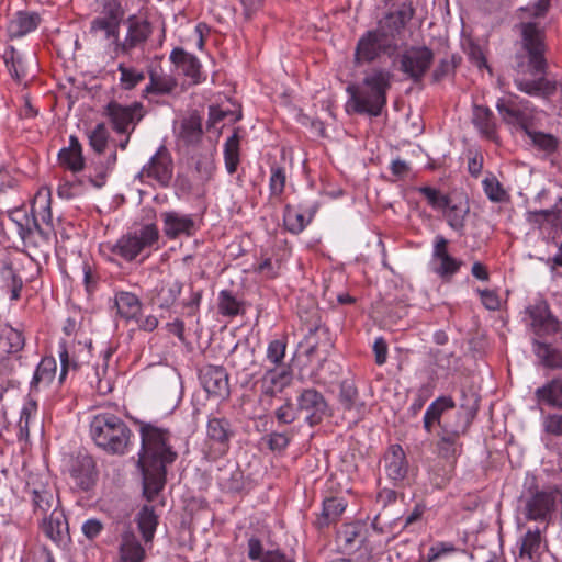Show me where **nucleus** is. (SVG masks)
<instances>
[{"label": "nucleus", "instance_id": "46", "mask_svg": "<svg viewBox=\"0 0 562 562\" xmlns=\"http://www.w3.org/2000/svg\"><path fill=\"white\" fill-rule=\"evenodd\" d=\"M225 167L229 175L236 172L239 164V138L235 133L224 144Z\"/></svg>", "mask_w": 562, "mask_h": 562}, {"label": "nucleus", "instance_id": "59", "mask_svg": "<svg viewBox=\"0 0 562 562\" xmlns=\"http://www.w3.org/2000/svg\"><path fill=\"white\" fill-rule=\"evenodd\" d=\"M195 170L200 175L201 181H207L214 171V162L211 156H202L195 164Z\"/></svg>", "mask_w": 562, "mask_h": 562}, {"label": "nucleus", "instance_id": "48", "mask_svg": "<svg viewBox=\"0 0 562 562\" xmlns=\"http://www.w3.org/2000/svg\"><path fill=\"white\" fill-rule=\"evenodd\" d=\"M241 310V303L228 290L218 293V312L225 316H236Z\"/></svg>", "mask_w": 562, "mask_h": 562}, {"label": "nucleus", "instance_id": "6", "mask_svg": "<svg viewBox=\"0 0 562 562\" xmlns=\"http://www.w3.org/2000/svg\"><path fill=\"white\" fill-rule=\"evenodd\" d=\"M159 238V231L155 224H146L134 233L120 237L111 246L113 255L126 261L134 260L138 255L153 247Z\"/></svg>", "mask_w": 562, "mask_h": 562}, {"label": "nucleus", "instance_id": "58", "mask_svg": "<svg viewBox=\"0 0 562 562\" xmlns=\"http://www.w3.org/2000/svg\"><path fill=\"white\" fill-rule=\"evenodd\" d=\"M542 425L548 434L562 436V413L549 414L543 418Z\"/></svg>", "mask_w": 562, "mask_h": 562}, {"label": "nucleus", "instance_id": "43", "mask_svg": "<svg viewBox=\"0 0 562 562\" xmlns=\"http://www.w3.org/2000/svg\"><path fill=\"white\" fill-rule=\"evenodd\" d=\"M443 210L449 226L454 231H462L465 217L469 213L468 204L462 202L451 204V201H449V206H446Z\"/></svg>", "mask_w": 562, "mask_h": 562}, {"label": "nucleus", "instance_id": "8", "mask_svg": "<svg viewBox=\"0 0 562 562\" xmlns=\"http://www.w3.org/2000/svg\"><path fill=\"white\" fill-rule=\"evenodd\" d=\"M126 32L124 38L116 42L114 53L116 55H128L134 49H143L153 34L151 23L139 15H130L125 21Z\"/></svg>", "mask_w": 562, "mask_h": 562}, {"label": "nucleus", "instance_id": "13", "mask_svg": "<svg viewBox=\"0 0 562 562\" xmlns=\"http://www.w3.org/2000/svg\"><path fill=\"white\" fill-rule=\"evenodd\" d=\"M200 381L205 392L215 397L229 395V382L226 370L221 366H205L200 370Z\"/></svg>", "mask_w": 562, "mask_h": 562}, {"label": "nucleus", "instance_id": "64", "mask_svg": "<svg viewBox=\"0 0 562 562\" xmlns=\"http://www.w3.org/2000/svg\"><path fill=\"white\" fill-rule=\"evenodd\" d=\"M373 352L375 356V362L379 366L385 363L387 358V345L382 337H378L373 344Z\"/></svg>", "mask_w": 562, "mask_h": 562}, {"label": "nucleus", "instance_id": "53", "mask_svg": "<svg viewBox=\"0 0 562 562\" xmlns=\"http://www.w3.org/2000/svg\"><path fill=\"white\" fill-rule=\"evenodd\" d=\"M286 352V341L284 339H274L268 344L266 359L276 367L282 364Z\"/></svg>", "mask_w": 562, "mask_h": 562}, {"label": "nucleus", "instance_id": "2", "mask_svg": "<svg viewBox=\"0 0 562 562\" xmlns=\"http://www.w3.org/2000/svg\"><path fill=\"white\" fill-rule=\"evenodd\" d=\"M392 74L387 69L373 68L360 85H349L347 106L355 112L378 116L386 104V92L391 87Z\"/></svg>", "mask_w": 562, "mask_h": 562}, {"label": "nucleus", "instance_id": "4", "mask_svg": "<svg viewBox=\"0 0 562 562\" xmlns=\"http://www.w3.org/2000/svg\"><path fill=\"white\" fill-rule=\"evenodd\" d=\"M398 27L391 21H380L376 29L366 32L358 41L355 61L356 64L371 63L380 55L393 56L397 48Z\"/></svg>", "mask_w": 562, "mask_h": 562}, {"label": "nucleus", "instance_id": "30", "mask_svg": "<svg viewBox=\"0 0 562 562\" xmlns=\"http://www.w3.org/2000/svg\"><path fill=\"white\" fill-rule=\"evenodd\" d=\"M292 381V372L288 368L268 369L262 376V386L267 394L282 392Z\"/></svg>", "mask_w": 562, "mask_h": 562}, {"label": "nucleus", "instance_id": "1", "mask_svg": "<svg viewBox=\"0 0 562 562\" xmlns=\"http://www.w3.org/2000/svg\"><path fill=\"white\" fill-rule=\"evenodd\" d=\"M496 109L503 122L515 130L524 131L532 145L547 154L555 151L558 148V138L552 134L532 130L536 110L529 101L510 94L506 98H499L496 102Z\"/></svg>", "mask_w": 562, "mask_h": 562}, {"label": "nucleus", "instance_id": "34", "mask_svg": "<svg viewBox=\"0 0 562 562\" xmlns=\"http://www.w3.org/2000/svg\"><path fill=\"white\" fill-rule=\"evenodd\" d=\"M525 220L538 228H543L548 224L562 231V216L554 206L547 210L527 211Z\"/></svg>", "mask_w": 562, "mask_h": 562}, {"label": "nucleus", "instance_id": "38", "mask_svg": "<svg viewBox=\"0 0 562 562\" xmlns=\"http://www.w3.org/2000/svg\"><path fill=\"white\" fill-rule=\"evenodd\" d=\"M182 290V284L175 279H168L161 281L159 288L157 289V304L161 308H168L175 304L178 300Z\"/></svg>", "mask_w": 562, "mask_h": 562}, {"label": "nucleus", "instance_id": "41", "mask_svg": "<svg viewBox=\"0 0 562 562\" xmlns=\"http://www.w3.org/2000/svg\"><path fill=\"white\" fill-rule=\"evenodd\" d=\"M459 434L458 429H450L448 425L442 426L438 449L443 458L448 460L456 458L459 450L457 445Z\"/></svg>", "mask_w": 562, "mask_h": 562}, {"label": "nucleus", "instance_id": "47", "mask_svg": "<svg viewBox=\"0 0 562 562\" xmlns=\"http://www.w3.org/2000/svg\"><path fill=\"white\" fill-rule=\"evenodd\" d=\"M117 70L120 71V83L125 90L135 88L145 79V74L143 70L136 69L134 67H127L124 64H120L117 66Z\"/></svg>", "mask_w": 562, "mask_h": 562}, {"label": "nucleus", "instance_id": "54", "mask_svg": "<svg viewBox=\"0 0 562 562\" xmlns=\"http://www.w3.org/2000/svg\"><path fill=\"white\" fill-rule=\"evenodd\" d=\"M177 83L170 76H150V83L146 87V92L158 94L169 93L176 88Z\"/></svg>", "mask_w": 562, "mask_h": 562}, {"label": "nucleus", "instance_id": "9", "mask_svg": "<svg viewBox=\"0 0 562 562\" xmlns=\"http://www.w3.org/2000/svg\"><path fill=\"white\" fill-rule=\"evenodd\" d=\"M173 176V161L169 150L161 145L143 166L137 175L140 181H155L160 187H168Z\"/></svg>", "mask_w": 562, "mask_h": 562}, {"label": "nucleus", "instance_id": "10", "mask_svg": "<svg viewBox=\"0 0 562 562\" xmlns=\"http://www.w3.org/2000/svg\"><path fill=\"white\" fill-rule=\"evenodd\" d=\"M430 269L439 278L450 280L461 268L462 260L452 257L448 251V240L442 235L434 239Z\"/></svg>", "mask_w": 562, "mask_h": 562}, {"label": "nucleus", "instance_id": "21", "mask_svg": "<svg viewBox=\"0 0 562 562\" xmlns=\"http://www.w3.org/2000/svg\"><path fill=\"white\" fill-rule=\"evenodd\" d=\"M364 527L359 522L346 524L338 531L336 542L344 552H351L363 542Z\"/></svg>", "mask_w": 562, "mask_h": 562}, {"label": "nucleus", "instance_id": "56", "mask_svg": "<svg viewBox=\"0 0 562 562\" xmlns=\"http://www.w3.org/2000/svg\"><path fill=\"white\" fill-rule=\"evenodd\" d=\"M108 138H109V134H108L106 127L104 126V124L100 123L91 132V134L89 136V142H90L91 147L95 151L102 153L106 146Z\"/></svg>", "mask_w": 562, "mask_h": 562}, {"label": "nucleus", "instance_id": "51", "mask_svg": "<svg viewBox=\"0 0 562 562\" xmlns=\"http://www.w3.org/2000/svg\"><path fill=\"white\" fill-rule=\"evenodd\" d=\"M286 182L285 169L280 166H272L270 169L269 191L272 198H280Z\"/></svg>", "mask_w": 562, "mask_h": 562}, {"label": "nucleus", "instance_id": "5", "mask_svg": "<svg viewBox=\"0 0 562 562\" xmlns=\"http://www.w3.org/2000/svg\"><path fill=\"white\" fill-rule=\"evenodd\" d=\"M142 449L139 452L138 467H158L166 468L172 463L177 453L172 450L169 441L170 434L153 424H142L140 426Z\"/></svg>", "mask_w": 562, "mask_h": 562}, {"label": "nucleus", "instance_id": "17", "mask_svg": "<svg viewBox=\"0 0 562 562\" xmlns=\"http://www.w3.org/2000/svg\"><path fill=\"white\" fill-rule=\"evenodd\" d=\"M42 531L57 546L65 544L69 540L68 522L60 508H55L49 516L44 517Z\"/></svg>", "mask_w": 562, "mask_h": 562}, {"label": "nucleus", "instance_id": "18", "mask_svg": "<svg viewBox=\"0 0 562 562\" xmlns=\"http://www.w3.org/2000/svg\"><path fill=\"white\" fill-rule=\"evenodd\" d=\"M170 60L175 64L177 70L189 79V82L196 85L204 80L201 72L199 59L181 48H175L170 54Z\"/></svg>", "mask_w": 562, "mask_h": 562}, {"label": "nucleus", "instance_id": "55", "mask_svg": "<svg viewBox=\"0 0 562 562\" xmlns=\"http://www.w3.org/2000/svg\"><path fill=\"white\" fill-rule=\"evenodd\" d=\"M419 192L427 199L428 203L437 210H443L449 206L450 199L441 194L437 189L431 187H422Z\"/></svg>", "mask_w": 562, "mask_h": 562}, {"label": "nucleus", "instance_id": "32", "mask_svg": "<svg viewBox=\"0 0 562 562\" xmlns=\"http://www.w3.org/2000/svg\"><path fill=\"white\" fill-rule=\"evenodd\" d=\"M115 306L121 317L126 321H134L140 315L142 302L131 292H117L115 294Z\"/></svg>", "mask_w": 562, "mask_h": 562}, {"label": "nucleus", "instance_id": "19", "mask_svg": "<svg viewBox=\"0 0 562 562\" xmlns=\"http://www.w3.org/2000/svg\"><path fill=\"white\" fill-rule=\"evenodd\" d=\"M384 470L389 479L398 482L406 477L408 463L400 445H392L384 456Z\"/></svg>", "mask_w": 562, "mask_h": 562}, {"label": "nucleus", "instance_id": "52", "mask_svg": "<svg viewBox=\"0 0 562 562\" xmlns=\"http://www.w3.org/2000/svg\"><path fill=\"white\" fill-rule=\"evenodd\" d=\"M533 352L548 367L553 368L562 366L561 357L558 355L557 351L552 350L551 347L547 344L535 341Z\"/></svg>", "mask_w": 562, "mask_h": 562}, {"label": "nucleus", "instance_id": "33", "mask_svg": "<svg viewBox=\"0 0 562 562\" xmlns=\"http://www.w3.org/2000/svg\"><path fill=\"white\" fill-rule=\"evenodd\" d=\"M32 501L34 513L40 514L43 518L47 517V514H50L55 508H59L55 491L49 487L33 488Z\"/></svg>", "mask_w": 562, "mask_h": 562}, {"label": "nucleus", "instance_id": "22", "mask_svg": "<svg viewBox=\"0 0 562 562\" xmlns=\"http://www.w3.org/2000/svg\"><path fill=\"white\" fill-rule=\"evenodd\" d=\"M69 472L75 484L79 488L87 491L93 484L94 462L88 456L79 457L71 464Z\"/></svg>", "mask_w": 562, "mask_h": 562}, {"label": "nucleus", "instance_id": "24", "mask_svg": "<svg viewBox=\"0 0 562 562\" xmlns=\"http://www.w3.org/2000/svg\"><path fill=\"white\" fill-rule=\"evenodd\" d=\"M206 430L209 441H211L212 445H217L218 451L224 453L227 450L229 439L233 435L229 422L225 418H210Z\"/></svg>", "mask_w": 562, "mask_h": 562}, {"label": "nucleus", "instance_id": "50", "mask_svg": "<svg viewBox=\"0 0 562 562\" xmlns=\"http://www.w3.org/2000/svg\"><path fill=\"white\" fill-rule=\"evenodd\" d=\"M283 223L285 228L293 234L301 233L306 226L304 215L290 205L284 209Z\"/></svg>", "mask_w": 562, "mask_h": 562}, {"label": "nucleus", "instance_id": "25", "mask_svg": "<svg viewBox=\"0 0 562 562\" xmlns=\"http://www.w3.org/2000/svg\"><path fill=\"white\" fill-rule=\"evenodd\" d=\"M50 189L42 187L38 189L32 203V215L35 227H40V222L52 225L53 215L50 210Z\"/></svg>", "mask_w": 562, "mask_h": 562}, {"label": "nucleus", "instance_id": "29", "mask_svg": "<svg viewBox=\"0 0 562 562\" xmlns=\"http://www.w3.org/2000/svg\"><path fill=\"white\" fill-rule=\"evenodd\" d=\"M119 555L121 562H144L146 552L136 536L126 531L121 538Z\"/></svg>", "mask_w": 562, "mask_h": 562}, {"label": "nucleus", "instance_id": "12", "mask_svg": "<svg viewBox=\"0 0 562 562\" xmlns=\"http://www.w3.org/2000/svg\"><path fill=\"white\" fill-rule=\"evenodd\" d=\"M140 110L139 103L124 106L116 102H110L106 106V115L115 132L130 134L142 119Z\"/></svg>", "mask_w": 562, "mask_h": 562}, {"label": "nucleus", "instance_id": "40", "mask_svg": "<svg viewBox=\"0 0 562 562\" xmlns=\"http://www.w3.org/2000/svg\"><path fill=\"white\" fill-rule=\"evenodd\" d=\"M346 502L339 497H330L324 501L321 518L317 520L319 527L328 526L336 521L346 509Z\"/></svg>", "mask_w": 562, "mask_h": 562}, {"label": "nucleus", "instance_id": "16", "mask_svg": "<svg viewBox=\"0 0 562 562\" xmlns=\"http://www.w3.org/2000/svg\"><path fill=\"white\" fill-rule=\"evenodd\" d=\"M164 233L168 238H177L180 235L191 236L195 232V222L190 214L168 211L161 214Z\"/></svg>", "mask_w": 562, "mask_h": 562}, {"label": "nucleus", "instance_id": "57", "mask_svg": "<svg viewBox=\"0 0 562 562\" xmlns=\"http://www.w3.org/2000/svg\"><path fill=\"white\" fill-rule=\"evenodd\" d=\"M357 390L351 384L344 383L340 390L339 401L345 411H352L356 407Z\"/></svg>", "mask_w": 562, "mask_h": 562}, {"label": "nucleus", "instance_id": "45", "mask_svg": "<svg viewBox=\"0 0 562 562\" xmlns=\"http://www.w3.org/2000/svg\"><path fill=\"white\" fill-rule=\"evenodd\" d=\"M157 516L149 506H144L138 514V528L146 542L151 541L157 527Z\"/></svg>", "mask_w": 562, "mask_h": 562}, {"label": "nucleus", "instance_id": "14", "mask_svg": "<svg viewBox=\"0 0 562 562\" xmlns=\"http://www.w3.org/2000/svg\"><path fill=\"white\" fill-rule=\"evenodd\" d=\"M297 408L306 414V423L314 426L326 415L327 403L319 392L306 389L297 397Z\"/></svg>", "mask_w": 562, "mask_h": 562}, {"label": "nucleus", "instance_id": "49", "mask_svg": "<svg viewBox=\"0 0 562 562\" xmlns=\"http://www.w3.org/2000/svg\"><path fill=\"white\" fill-rule=\"evenodd\" d=\"M37 413V405L33 401L26 402L20 412V419L18 422L20 438H27L30 434V424L35 419Z\"/></svg>", "mask_w": 562, "mask_h": 562}, {"label": "nucleus", "instance_id": "63", "mask_svg": "<svg viewBox=\"0 0 562 562\" xmlns=\"http://www.w3.org/2000/svg\"><path fill=\"white\" fill-rule=\"evenodd\" d=\"M277 419L282 424H291L296 419V414L290 403H285L276 411Z\"/></svg>", "mask_w": 562, "mask_h": 562}, {"label": "nucleus", "instance_id": "26", "mask_svg": "<svg viewBox=\"0 0 562 562\" xmlns=\"http://www.w3.org/2000/svg\"><path fill=\"white\" fill-rule=\"evenodd\" d=\"M41 18L36 12L19 11L8 25L11 37H22L33 32L40 25Z\"/></svg>", "mask_w": 562, "mask_h": 562}, {"label": "nucleus", "instance_id": "23", "mask_svg": "<svg viewBox=\"0 0 562 562\" xmlns=\"http://www.w3.org/2000/svg\"><path fill=\"white\" fill-rule=\"evenodd\" d=\"M554 506L552 493L539 492L532 495L526 503V516L531 520H543Z\"/></svg>", "mask_w": 562, "mask_h": 562}, {"label": "nucleus", "instance_id": "35", "mask_svg": "<svg viewBox=\"0 0 562 562\" xmlns=\"http://www.w3.org/2000/svg\"><path fill=\"white\" fill-rule=\"evenodd\" d=\"M454 402L451 397H439L434 401L425 412L424 415V428L427 432H431L432 427L438 424L442 428V424L440 423V418L442 414L450 408H453ZM446 424H443L445 426Z\"/></svg>", "mask_w": 562, "mask_h": 562}, {"label": "nucleus", "instance_id": "3", "mask_svg": "<svg viewBox=\"0 0 562 562\" xmlns=\"http://www.w3.org/2000/svg\"><path fill=\"white\" fill-rule=\"evenodd\" d=\"M90 435L97 446L110 453L124 454L131 439V430L117 416L98 414L90 424Z\"/></svg>", "mask_w": 562, "mask_h": 562}, {"label": "nucleus", "instance_id": "28", "mask_svg": "<svg viewBox=\"0 0 562 562\" xmlns=\"http://www.w3.org/2000/svg\"><path fill=\"white\" fill-rule=\"evenodd\" d=\"M143 474L144 495L147 499L153 501L159 491L164 487L166 468L161 464L158 467H139Z\"/></svg>", "mask_w": 562, "mask_h": 562}, {"label": "nucleus", "instance_id": "60", "mask_svg": "<svg viewBox=\"0 0 562 562\" xmlns=\"http://www.w3.org/2000/svg\"><path fill=\"white\" fill-rule=\"evenodd\" d=\"M59 359H60V366H61L59 381L61 382L65 379L69 369L70 368L76 369L78 367V364L75 361H71L69 359V355H68L65 344L59 345Z\"/></svg>", "mask_w": 562, "mask_h": 562}, {"label": "nucleus", "instance_id": "20", "mask_svg": "<svg viewBox=\"0 0 562 562\" xmlns=\"http://www.w3.org/2000/svg\"><path fill=\"white\" fill-rule=\"evenodd\" d=\"M58 162L61 167L72 172H79L83 169L82 147L76 136L71 135L69 137V145L59 150Z\"/></svg>", "mask_w": 562, "mask_h": 562}, {"label": "nucleus", "instance_id": "31", "mask_svg": "<svg viewBox=\"0 0 562 562\" xmlns=\"http://www.w3.org/2000/svg\"><path fill=\"white\" fill-rule=\"evenodd\" d=\"M541 547L540 530H528L520 544V551L516 562H539Z\"/></svg>", "mask_w": 562, "mask_h": 562}, {"label": "nucleus", "instance_id": "27", "mask_svg": "<svg viewBox=\"0 0 562 562\" xmlns=\"http://www.w3.org/2000/svg\"><path fill=\"white\" fill-rule=\"evenodd\" d=\"M472 123L477 132L488 139L495 140L496 121L492 110L483 105H474L472 112Z\"/></svg>", "mask_w": 562, "mask_h": 562}, {"label": "nucleus", "instance_id": "42", "mask_svg": "<svg viewBox=\"0 0 562 562\" xmlns=\"http://www.w3.org/2000/svg\"><path fill=\"white\" fill-rule=\"evenodd\" d=\"M485 195L491 202L503 203L508 201L509 194L493 173H487L482 180Z\"/></svg>", "mask_w": 562, "mask_h": 562}, {"label": "nucleus", "instance_id": "15", "mask_svg": "<svg viewBox=\"0 0 562 562\" xmlns=\"http://www.w3.org/2000/svg\"><path fill=\"white\" fill-rule=\"evenodd\" d=\"M526 313L530 317V325L538 334L561 333L562 335V324L550 314L544 301L539 300L528 306Z\"/></svg>", "mask_w": 562, "mask_h": 562}, {"label": "nucleus", "instance_id": "61", "mask_svg": "<svg viewBox=\"0 0 562 562\" xmlns=\"http://www.w3.org/2000/svg\"><path fill=\"white\" fill-rule=\"evenodd\" d=\"M80 193V187L70 181H61L57 188L60 199L70 200Z\"/></svg>", "mask_w": 562, "mask_h": 562}, {"label": "nucleus", "instance_id": "36", "mask_svg": "<svg viewBox=\"0 0 562 562\" xmlns=\"http://www.w3.org/2000/svg\"><path fill=\"white\" fill-rule=\"evenodd\" d=\"M202 137V125L201 119L196 115H190L180 123L178 131L179 140L187 145H195L201 140Z\"/></svg>", "mask_w": 562, "mask_h": 562}, {"label": "nucleus", "instance_id": "11", "mask_svg": "<svg viewBox=\"0 0 562 562\" xmlns=\"http://www.w3.org/2000/svg\"><path fill=\"white\" fill-rule=\"evenodd\" d=\"M401 70L412 80L419 81L434 61V53L426 46H412L401 55Z\"/></svg>", "mask_w": 562, "mask_h": 562}, {"label": "nucleus", "instance_id": "37", "mask_svg": "<svg viewBox=\"0 0 562 562\" xmlns=\"http://www.w3.org/2000/svg\"><path fill=\"white\" fill-rule=\"evenodd\" d=\"M56 371V360L53 357L43 358L34 372L31 385L36 389L48 386L54 381Z\"/></svg>", "mask_w": 562, "mask_h": 562}, {"label": "nucleus", "instance_id": "44", "mask_svg": "<svg viewBox=\"0 0 562 562\" xmlns=\"http://www.w3.org/2000/svg\"><path fill=\"white\" fill-rule=\"evenodd\" d=\"M4 63L11 74V76L21 81L27 75L23 57L15 50L14 47H9L3 54Z\"/></svg>", "mask_w": 562, "mask_h": 562}, {"label": "nucleus", "instance_id": "62", "mask_svg": "<svg viewBox=\"0 0 562 562\" xmlns=\"http://www.w3.org/2000/svg\"><path fill=\"white\" fill-rule=\"evenodd\" d=\"M103 529L99 519L90 518L82 524L81 530L88 539L97 538Z\"/></svg>", "mask_w": 562, "mask_h": 562}, {"label": "nucleus", "instance_id": "39", "mask_svg": "<svg viewBox=\"0 0 562 562\" xmlns=\"http://www.w3.org/2000/svg\"><path fill=\"white\" fill-rule=\"evenodd\" d=\"M539 403L551 407H562V381L553 380L536 390Z\"/></svg>", "mask_w": 562, "mask_h": 562}, {"label": "nucleus", "instance_id": "7", "mask_svg": "<svg viewBox=\"0 0 562 562\" xmlns=\"http://www.w3.org/2000/svg\"><path fill=\"white\" fill-rule=\"evenodd\" d=\"M123 18L121 7L115 2H108L103 10L90 23V34L99 40L110 41L116 46L120 35V24Z\"/></svg>", "mask_w": 562, "mask_h": 562}]
</instances>
